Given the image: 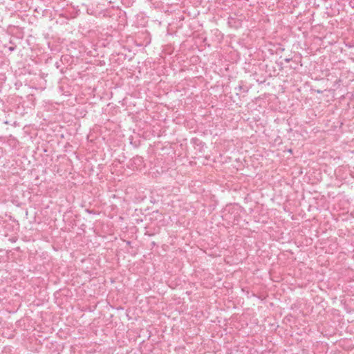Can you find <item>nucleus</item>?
I'll use <instances>...</instances> for the list:
<instances>
[{"label": "nucleus", "mask_w": 354, "mask_h": 354, "mask_svg": "<svg viewBox=\"0 0 354 354\" xmlns=\"http://www.w3.org/2000/svg\"><path fill=\"white\" fill-rule=\"evenodd\" d=\"M292 60V58H285L284 61L286 63H289Z\"/></svg>", "instance_id": "nucleus-1"}, {"label": "nucleus", "mask_w": 354, "mask_h": 354, "mask_svg": "<svg viewBox=\"0 0 354 354\" xmlns=\"http://www.w3.org/2000/svg\"><path fill=\"white\" fill-rule=\"evenodd\" d=\"M235 89L238 90V91H241L242 89V86H239L238 87H236Z\"/></svg>", "instance_id": "nucleus-2"}, {"label": "nucleus", "mask_w": 354, "mask_h": 354, "mask_svg": "<svg viewBox=\"0 0 354 354\" xmlns=\"http://www.w3.org/2000/svg\"><path fill=\"white\" fill-rule=\"evenodd\" d=\"M15 49V47L11 46L9 48L10 51H13Z\"/></svg>", "instance_id": "nucleus-3"}]
</instances>
